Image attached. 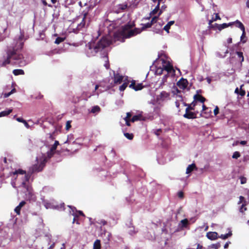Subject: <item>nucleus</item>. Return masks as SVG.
I'll return each instance as SVG.
<instances>
[{"instance_id": "1", "label": "nucleus", "mask_w": 249, "mask_h": 249, "mask_svg": "<svg viewBox=\"0 0 249 249\" xmlns=\"http://www.w3.org/2000/svg\"><path fill=\"white\" fill-rule=\"evenodd\" d=\"M152 25V23L150 22L144 24L142 30L137 28L133 29L132 28L135 27V24L133 22H128L123 26L120 31L114 33V36L117 40L124 42L125 38H129L136 36L140 34L142 30L150 28Z\"/></svg>"}, {"instance_id": "2", "label": "nucleus", "mask_w": 249, "mask_h": 249, "mask_svg": "<svg viewBox=\"0 0 249 249\" xmlns=\"http://www.w3.org/2000/svg\"><path fill=\"white\" fill-rule=\"evenodd\" d=\"M110 43V41L106 36L102 37L96 44L94 43H89L87 46V54L89 57L94 56L98 52L108 46Z\"/></svg>"}, {"instance_id": "3", "label": "nucleus", "mask_w": 249, "mask_h": 249, "mask_svg": "<svg viewBox=\"0 0 249 249\" xmlns=\"http://www.w3.org/2000/svg\"><path fill=\"white\" fill-rule=\"evenodd\" d=\"M7 56H4V59H0V66L5 67L7 65L10 64L11 59L20 60L22 58L23 56L21 54L17 53V50L15 48L8 49L6 52Z\"/></svg>"}, {"instance_id": "4", "label": "nucleus", "mask_w": 249, "mask_h": 249, "mask_svg": "<svg viewBox=\"0 0 249 249\" xmlns=\"http://www.w3.org/2000/svg\"><path fill=\"white\" fill-rule=\"evenodd\" d=\"M47 161V158L43 157L40 159L39 162L34 165L32 167V172H38L41 171L45 167Z\"/></svg>"}, {"instance_id": "5", "label": "nucleus", "mask_w": 249, "mask_h": 249, "mask_svg": "<svg viewBox=\"0 0 249 249\" xmlns=\"http://www.w3.org/2000/svg\"><path fill=\"white\" fill-rule=\"evenodd\" d=\"M197 112H192L191 110H187V108L185 109V113L183 115V117L188 119H193L197 118Z\"/></svg>"}, {"instance_id": "6", "label": "nucleus", "mask_w": 249, "mask_h": 249, "mask_svg": "<svg viewBox=\"0 0 249 249\" xmlns=\"http://www.w3.org/2000/svg\"><path fill=\"white\" fill-rule=\"evenodd\" d=\"M128 7L127 3L125 2L123 4L117 5L114 8V11L117 13L124 11Z\"/></svg>"}, {"instance_id": "7", "label": "nucleus", "mask_w": 249, "mask_h": 249, "mask_svg": "<svg viewBox=\"0 0 249 249\" xmlns=\"http://www.w3.org/2000/svg\"><path fill=\"white\" fill-rule=\"evenodd\" d=\"M170 96V93L169 92H167L165 91H162L160 92V94L157 97V99L158 100L164 101L165 99H169Z\"/></svg>"}, {"instance_id": "8", "label": "nucleus", "mask_w": 249, "mask_h": 249, "mask_svg": "<svg viewBox=\"0 0 249 249\" xmlns=\"http://www.w3.org/2000/svg\"><path fill=\"white\" fill-rule=\"evenodd\" d=\"M162 68L164 70L167 72V74H168L169 73L175 72V70L173 69V67L169 62H168L165 65H163Z\"/></svg>"}, {"instance_id": "9", "label": "nucleus", "mask_w": 249, "mask_h": 249, "mask_svg": "<svg viewBox=\"0 0 249 249\" xmlns=\"http://www.w3.org/2000/svg\"><path fill=\"white\" fill-rule=\"evenodd\" d=\"M188 84V82L187 79L181 78L177 83V85L183 89H185Z\"/></svg>"}, {"instance_id": "10", "label": "nucleus", "mask_w": 249, "mask_h": 249, "mask_svg": "<svg viewBox=\"0 0 249 249\" xmlns=\"http://www.w3.org/2000/svg\"><path fill=\"white\" fill-rule=\"evenodd\" d=\"M124 79V76L120 75L119 73H114V83L115 84H121Z\"/></svg>"}, {"instance_id": "11", "label": "nucleus", "mask_w": 249, "mask_h": 249, "mask_svg": "<svg viewBox=\"0 0 249 249\" xmlns=\"http://www.w3.org/2000/svg\"><path fill=\"white\" fill-rule=\"evenodd\" d=\"M69 207L71 209V211L70 213H71V214L74 216L72 223H76L77 224H79V223L78 222V215L76 213H74V211L73 209H75V207H72V206H69Z\"/></svg>"}, {"instance_id": "12", "label": "nucleus", "mask_w": 249, "mask_h": 249, "mask_svg": "<svg viewBox=\"0 0 249 249\" xmlns=\"http://www.w3.org/2000/svg\"><path fill=\"white\" fill-rule=\"evenodd\" d=\"M218 233L215 231H210L207 233L206 236L211 240H214L217 238Z\"/></svg>"}, {"instance_id": "13", "label": "nucleus", "mask_w": 249, "mask_h": 249, "mask_svg": "<svg viewBox=\"0 0 249 249\" xmlns=\"http://www.w3.org/2000/svg\"><path fill=\"white\" fill-rule=\"evenodd\" d=\"M25 204L26 202L25 201H22L19 203V205L15 208L14 211L17 214L19 215L20 214L21 209Z\"/></svg>"}, {"instance_id": "14", "label": "nucleus", "mask_w": 249, "mask_h": 249, "mask_svg": "<svg viewBox=\"0 0 249 249\" xmlns=\"http://www.w3.org/2000/svg\"><path fill=\"white\" fill-rule=\"evenodd\" d=\"M197 167L195 163H192L190 165H189L187 167L186 171V173L188 174L191 173L193 171L197 170Z\"/></svg>"}, {"instance_id": "15", "label": "nucleus", "mask_w": 249, "mask_h": 249, "mask_svg": "<svg viewBox=\"0 0 249 249\" xmlns=\"http://www.w3.org/2000/svg\"><path fill=\"white\" fill-rule=\"evenodd\" d=\"M194 101L196 102L199 101L202 103H203L206 101V99L203 96L198 94H195L194 95Z\"/></svg>"}, {"instance_id": "16", "label": "nucleus", "mask_w": 249, "mask_h": 249, "mask_svg": "<svg viewBox=\"0 0 249 249\" xmlns=\"http://www.w3.org/2000/svg\"><path fill=\"white\" fill-rule=\"evenodd\" d=\"M196 102L195 101H194L190 104H185V106H187V107H186L187 110H194L195 107L196 106Z\"/></svg>"}, {"instance_id": "17", "label": "nucleus", "mask_w": 249, "mask_h": 249, "mask_svg": "<svg viewBox=\"0 0 249 249\" xmlns=\"http://www.w3.org/2000/svg\"><path fill=\"white\" fill-rule=\"evenodd\" d=\"M234 24L235 25L236 27L240 28L242 31L245 30V28L243 23L238 20H236L234 22Z\"/></svg>"}, {"instance_id": "18", "label": "nucleus", "mask_w": 249, "mask_h": 249, "mask_svg": "<svg viewBox=\"0 0 249 249\" xmlns=\"http://www.w3.org/2000/svg\"><path fill=\"white\" fill-rule=\"evenodd\" d=\"M212 111L210 109H209V110H206V111H204V112H202L201 113V115L202 116V117H204L206 118H208L209 117H210V116H211V114H212Z\"/></svg>"}, {"instance_id": "19", "label": "nucleus", "mask_w": 249, "mask_h": 249, "mask_svg": "<svg viewBox=\"0 0 249 249\" xmlns=\"http://www.w3.org/2000/svg\"><path fill=\"white\" fill-rule=\"evenodd\" d=\"M234 22H230L229 23H223L222 24H219L218 30L221 31L222 29L228 27L230 26H231L233 25Z\"/></svg>"}, {"instance_id": "20", "label": "nucleus", "mask_w": 249, "mask_h": 249, "mask_svg": "<svg viewBox=\"0 0 249 249\" xmlns=\"http://www.w3.org/2000/svg\"><path fill=\"white\" fill-rule=\"evenodd\" d=\"M168 76L169 75L168 74H166L163 76L160 83V87L162 88L164 85L165 83L167 81Z\"/></svg>"}, {"instance_id": "21", "label": "nucleus", "mask_w": 249, "mask_h": 249, "mask_svg": "<svg viewBox=\"0 0 249 249\" xmlns=\"http://www.w3.org/2000/svg\"><path fill=\"white\" fill-rule=\"evenodd\" d=\"M103 58L105 60V63L104 64V66L107 70H108L109 69L110 65H109V63L108 57L107 54L104 56H103Z\"/></svg>"}, {"instance_id": "22", "label": "nucleus", "mask_w": 249, "mask_h": 249, "mask_svg": "<svg viewBox=\"0 0 249 249\" xmlns=\"http://www.w3.org/2000/svg\"><path fill=\"white\" fill-rule=\"evenodd\" d=\"M175 23L174 21H170L164 27L163 29L166 31L167 33L169 32V29H170V27L171 25H173Z\"/></svg>"}, {"instance_id": "23", "label": "nucleus", "mask_w": 249, "mask_h": 249, "mask_svg": "<svg viewBox=\"0 0 249 249\" xmlns=\"http://www.w3.org/2000/svg\"><path fill=\"white\" fill-rule=\"evenodd\" d=\"M13 73L16 76L18 75H23L24 74V71L21 69H16L13 70Z\"/></svg>"}, {"instance_id": "24", "label": "nucleus", "mask_w": 249, "mask_h": 249, "mask_svg": "<svg viewBox=\"0 0 249 249\" xmlns=\"http://www.w3.org/2000/svg\"><path fill=\"white\" fill-rule=\"evenodd\" d=\"M93 249H101L100 240L97 239L94 243Z\"/></svg>"}, {"instance_id": "25", "label": "nucleus", "mask_w": 249, "mask_h": 249, "mask_svg": "<svg viewBox=\"0 0 249 249\" xmlns=\"http://www.w3.org/2000/svg\"><path fill=\"white\" fill-rule=\"evenodd\" d=\"M12 109H9L0 112V117L5 116L10 114L12 112Z\"/></svg>"}, {"instance_id": "26", "label": "nucleus", "mask_w": 249, "mask_h": 249, "mask_svg": "<svg viewBox=\"0 0 249 249\" xmlns=\"http://www.w3.org/2000/svg\"><path fill=\"white\" fill-rule=\"evenodd\" d=\"M160 10V5L159 3H158L157 6L155 8L150 12V15L152 16L153 15H155L157 13V12Z\"/></svg>"}, {"instance_id": "27", "label": "nucleus", "mask_w": 249, "mask_h": 249, "mask_svg": "<svg viewBox=\"0 0 249 249\" xmlns=\"http://www.w3.org/2000/svg\"><path fill=\"white\" fill-rule=\"evenodd\" d=\"M142 117L141 115H137L133 116L131 119V122L134 123L136 121H138L141 120Z\"/></svg>"}, {"instance_id": "28", "label": "nucleus", "mask_w": 249, "mask_h": 249, "mask_svg": "<svg viewBox=\"0 0 249 249\" xmlns=\"http://www.w3.org/2000/svg\"><path fill=\"white\" fill-rule=\"evenodd\" d=\"M26 174V171L21 169H19L17 170H16L15 172H12V174L13 175H17V174H21V175H24Z\"/></svg>"}, {"instance_id": "29", "label": "nucleus", "mask_w": 249, "mask_h": 249, "mask_svg": "<svg viewBox=\"0 0 249 249\" xmlns=\"http://www.w3.org/2000/svg\"><path fill=\"white\" fill-rule=\"evenodd\" d=\"M88 15V13H85L84 14V16H83V19H82V21L81 22V23H80L79 24V26L81 27H83L85 26V24H86V22H85V19L87 17V16Z\"/></svg>"}, {"instance_id": "30", "label": "nucleus", "mask_w": 249, "mask_h": 249, "mask_svg": "<svg viewBox=\"0 0 249 249\" xmlns=\"http://www.w3.org/2000/svg\"><path fill=\"white\" fill-rule=\"evenodd\" d=\"M124 136L128 140H132L134 138V135L132 133H124Z\"/></svg>"}, {"instance_id": "31", "label": "nucleus", "mask_w": 249, "mask_h": 249, "mask_svg": "<svg viewBox=\"0 0 249 249\" xmlns=\"http://www.w3.org/2000/svg\"><path fill=\"white\" fill-rule=\"evenodd\" d=\"M59 144V142L55 141L54 144L51 146V151H55L56 149L57 146Z\"/></svg>"}, {"instance_id": "32", "label": "nucleus", "mask_w": 249, "mask_h": 249, "mask_svg": "<svg viewBox=\"0 0 249 249\" xmlns=\"http://www.w3.org/2000/svg\"><path fill=\"white\" fill-rule=\"evenodd\" d=\"M100 111V107L98 106H94L92 107L90 112L91 113H94L96 112H98Z\"/></svg>"}, {"instance_id": "33", "label": "nucleus", "mask_w": 249, "mask_h": 249, "mask_svg": "<svg viewBox=\"0 0 249 249\" xmlns=\"http://www.w3.org/2000/svg\"><path fill=\"white\" fill-rule=\"evenodd\" d=\"M236 53L237 54L238 57L239 58L241 63L243 62L244 58L243 53L241 52H237Z\"/></svg>"}, {"instance_id": "34", "label": "nucleus", "mask_w": 249, "mask_h": 249, "mask_svg": "<svg viewBox=\"0 0 249 249\" xmlns=\"http://www.w3.org/2000/svg\"><path fill=\"white\" fill-rule=\"evenodd\" d=\"M232 233L231 231H230L228 233L225 234H221L220 236V238H221L223 239H226L228 238V237L231 236Z\"/></svg>"}, {"instance_id": "35", "label": "nucleus", "mask_w": 249, "mask_h": 249, "mask_svg": "<svg viewBox=\"0 0 249 249\" xmlns=\"http://www.w3.org/2000/svg\"><path fill=\"white\" fill-rule=\"evenodd\" d=\"M128 83L127 82H124L121 86L119 87V90L121 91H124L126 87H127Z\"/></svg>"}, {"instance_id": "36", "label": "nucleus", "mask_w": 249, "mask_h": 249, "mask_svg": "<svg viewBox=\"0 0 249 249\" xmlns=\"http://www.w3.org/2000/svg\"><path fill=\"white\" fill-rule=\"evenodd\" d=\"M242 31V35L241 36V41L243 43H245L246 41H247V39H244L246 37V32H245V30H243V31Z\"/></svg>"}, {"instance_id": "37", "label": "nucleus", "mask_w": 249, "mask_h": 249, "mask_svg": "<svg viewBox=\"0 0 249 249\" xmlns=\"http://www.w3.org/2000/svg\"><path fill=\"white\" fill-rule=\"evenodd\" d=\"M65 38L64 37H57L55 40V43L56 44H59L60 43L64 41Z\"/></svg>"}, {"instance_id": "38", "label": "nucleus", "mask_w": 249, "mask_h": 249, "mask_svg": "<svg viewBox=\"0 0 249 249\" xmlns=\"http://www.w3.org/2000/svg\"><path fill=\"white\" fill-rule=\"evenodd\" d=\"M144 86L142 85V84H138L134 88V90L135 91H138L142 89L143 88Z\"/></svg>"}, {"instance_id": "39", "label": "nucleus", "mask_w": 249, "mask_h": 249, "mask_svg": "<svg viewBox=\"0 0 249 249\" xmlns=\"http://www.w3.org/2000/svg\"><path fill=\"white\" fill-rule=\"evenodd\" d=\"M240 153L238 151H235L233 153L232 158L233 159H237L240 157Z\"/></svg>"}, {"instance_id": "40", "label": "nucleus", "mask_w": 249, "mask_h": 249, "mask_svg": "<svg viewBox=\"0 0 249 249\" xmlns=\"http://www.w3.org/2000/svg\"><path fill=\"white\" fill-rule=\"evenodd\" d=\"M182 227H186L188 224V220L187 219H184L181 221Z\"/></svg>"}, {"instance_id": "41", "label": "nucleus", "mask_w": 249, "mask_h": 249, "mask_svg": "<svg viewBox=\"0 0 249 249\" xmlns=\"http://www.w3.org/2000/svg\"><path fill=\"white\" fill-rule=\"evenodd\" d=\"M163 71V68H158L156 71V73L158 75H161L162 74Z\"/></svg>"}, {"instance_id": "42", "label": "nucleus", "mask_w": 249, "mask_h": 249, "mask_svg": "<svg viewBox=\"0 0 249 249\" xmlns=\"http://www.w3.org/2000/svg\"><path fill=\"white\" fill-rule=\"evenodd\" d=\"M74 0H65L64 5L66 7L73 4Z\"/></svg>"}, {"instance_id": "43", "label": "nucleus", "mask_w": 249, "mask_h": 249, "mask_svg": "<svg viewBox=\"0 0 249 249\" xmlns=\"http://www.w3.org/2000/svg\"><path fill=\"white\" fill-rule=\"evenodd\" d=\"M247 205V203H243L241 205L240 208V212L241 213H243L244 211L247 210V208L246 207V206Z\"/></svg>"}, {"instance_id": "44", "label": "nucleus", "mask_w": 249, "mask_h": 249, "mask_svg": "<svg viewBox=\"0 0 249 249\" xmlns=\"http://www.w3.org/2000/svg\"><path fill=\"white\" fill-rule=\"evenodd\" d=\"M55 151H51V149L47 152V157L48 159H50L54 155Z\"/></svg>"}, {"instance_id": "45", "label": "nucleus", "mask_w": 249, "mask_h": 249, "mask_svg": "<svg viewBox=\"0 0 249 249\" xmlns=\"http://www.w3.org/2000/svg\"><path fill=\"white\" fill-rule=\"evenodd\" d=\"M243 86V85H241L240 87V90H239V94L241 96H244L246 94V91L245 90L242 89V87Z\"/></svg>"}, {"instance_id": "46", "label": "nucleus", "mask_w": 249, "mask_h": 249, "mask_svg": "<svg viewBox=\"0 0 249 249\" xmlns=\"http://www.w3.org/2000/svg\"><path fill=\"white\" fill-rule=\"evenodd\" d=\"M240 203H242V204L243 203H247L244 197L243 196H240L239 197V201L238 204H239Z\"/></svg>"}, {"instance_id": "47", "label": "nucleus", "mask_w": 249, "mask_h": 249, "mask_svg": "<svg viewBox=\"0 0 249 249\" xmlns=\"http://www.w3.org/2000/svg\"><path fill=\"white\" fill-rule=\"evenodd\" d=\"M27 182L23 181L21 183V186L26 189L27 191H29V186L27 184Z\"/></svg>"}, {"instance_id": "48", "label": "nucleus", "mask_w": 249, "mask_h": 249, "mask_svg": "<svg viewBox=\"0 0 249 249\" xmlns=\"http://www.w3.org/2000/svg\"><path fill=\"white\" fill-rule=\"evenodd\" d=\"M239 178L240 179L241 184H245L247 182L246 178L243 177V176H241V177H240Z\"/></svg>"}, {"instance_id": "49", "label": "nucleus", "mask_w": 249, "mask_h": 249, "mask_svg": "<svg viewBox=\"0 0 249 249\" xmlns=\"http://www.w3.org/2000/svg\"><path fill=\"white\" fill-rule=\"evenodd\" d=\"M221 247L220 244L219 243H217L215 244L212 245L211 248L213 249H218Z\"/></svg>"}, {"instance_id": "50", "label": "nucleus", "mask_w": 249, "mask_h": 249, "mask_svg": "<svg viewBox=\"0 0 249 249\" xmlns=\"http://www.w3.org/2000/svg\"><path fill=\"white\" fill-rule=\"evenodd\" d=\"M73 210L74 211V213H76L77 214H78V216L80 215L83 216H85L84 213H83L82 211H77L76 209L75 210L74 209H73Z\"/></svg>"}, {"instance_id": "51", "label": "nucleus", "mask_w": 249, "mask_h": 249, "mask_svg": "<svg viewBox=\"0 0 249 249\" xmlns=\"http://www.w3.org/2000/svg\"><path fill=\"white\" fill-rule=\"evenodd\" d=\"M219 26V24H218L217 23H215L214 24H212V25H211L210 29H217L218 30Z\"/></svg>"}, {"instance_id": "52", "label": "nucleus", "mask_w": 249, "mask_h": 249, "mask_svg": "<svg viewBox=\"0 0 249 249\" xmlns=\"http://www.w3.org/2000/svg\"><path fill=\"white\" fill-rule=\"evenodd\" d=\"M159 18L158 16H154L152 18L150 22L153 24L154 23H156L158 19Z\"/></svg>"}, {"instance_id": "53", "label": "nucleus", "mask_w": 249, "mask_h": 249, "mask_svg": "<svg viewBox=\"0 0 249 249\" xmlns=\"http://www.w3.org/2000/svg\"><path fill=\"white\" fill-rule=\"evenodd\" d=\"M132 117V114L131 112H127L126 113V117L124 118V120H126V119H128V120H131V117Z\"/></svg>"}, {"instance_id": "54", "label": "nucleus", "mask_w": 249, "mask_h": 249, "mask_svg": "<svg viewBox=\"0 0 249 249\" xmlns=\"http://www.w3.org/2000/svg\"><path fill=\"white\" fill-rule=\"evenodd\" d=\"M136 86V83H135V80H132V81L131 82V84L129 86V88H131V89H134V88Z\"/></svg>"}, {"instance_id": "55", "label": "nucleus", "mask_w": 249, "mask_h": 249, "mask_svg": "<svg viewBox=\"0 0 249 249\" xmlns=\"http://www.w3.org/2000/svg\"><path fill=\"white\" fill-rule=\"evenodd\" d=\"M71 121H68L66 123V130H69L71 127Z\"/></svg>"}, {"instance_id": "56", "label": "nucleus", "mask_w": 249, "mask_h": 249, "mask_svg": "<svg viewBox=\"0 0 249 249\" xmlns=\"http://www.w3.org/2000/svg\"><path fill=\"white\" fill-rule=\"evenodd\" d=\"M178 196L179 198H182L184 197V193L182 191H179L178 193Z\"/></svg>"}, {"instance_id": "57", "label": "nucleus", "mask_w": 249, "mask_h": 249, "mask_svg": "<svg viewBox=\"0 0 249 249\" xmlns=\"http://www.w3.org/2000/svg\"><path fill=\"white\" fill-rule=\"evenodd\" d=\"M219 113V108L217 106H216L214 110H213V113L215 116L217 115Z\"/></svg>"}, {"instance_id": "58", "label": "nucleus", "mask_w": 249, "mask_h": 249, "mask_svg": "<svg viewBox=\"0 0 249 249\" xmlns=\"http://www.w3.org/2000/svg\"><path fill=\"white\" fill-rule=\"evenodd\" d=\"M24 178H25L24 181L28 182L29 180V179L30 178V175H29V174H25V176H24Z\"/></svg>"}, {"instance_id": "59", "label": "nucleus", "mask_w": 249, "mask_h": 249, "mask_svg": "<svg viewBox=\"0 0 249 249\" xmlns=\"http://www.w3.org/2000/svg\"><path fill=\"white\" fill-rule=\"evenodd\" d=\"M23 45H24V43L22 42H20L19 44L18 48L17 49H16V48H15V49L16 50H17V51H18V49L21 50V49H22V48L23 47Z\"/></svg>"}, {"instance_id": "60", "label": "nucleus", "mask_w": 249, "mask_h": 249, "mask_svg": "<svg viewBox=\"0 0 249 249\" xmlns=\"http://www.w3.org/2000/svg\"><path fill=\"white\" fill-rule=\"evenodd\" d=\"M213 20L216 21L217 19H220V18L218 15V14H216L214 18H213Z\"/></svg>"}, {"instance_id": "61", "label": "nucleus", "mask_w": 249, "mask_h": 249, "mask_svg": "<svg viewBox=\"0 0 249 249\" xmlns=\"http://www.w3.org/2000/svg\"><path fill=\"white\" fill-rule=\"evenodd\" d=\"M42 3L45 6L48 5L49 7H52V5L51 4H48L47 2H46V1L45 0H42Z\"/></svg>"}, {"instance_id": "62", "label": "nucleus", "mask_w": 249, "mask_h": 249, "mask_svg": "<svg viewBox=\"0 0 249 249\" xmlns=\"http://www.w3.org/2000/svg\"><path fill=\"white\" fill-rule=\"evenodd\" d=\"M209 110V108L207 107L205 105H203L202 106V111L204 112V111L208 110Z\"/></svg>"}, {"instance_id": "63", "label": "nucleus", "mask_w": 249, "mask_h": 249, "mask_svg": "<svg viewBox=\"0 0 249 249\" xmlns=\"http://www.w3.org/2000/svg\"><path fill=\"white\" fill-rule=\"evenodd\" d=\"M124 121H125V124L127 126H130V122H131V120H128V119H126V120H124Z\"/></svg>"}, {"instance_id": "64", "label": "nucleus", "mask_w": 249, "mask_h": 249, "mask_svg": "<svg viewBox=\"0 0 249 249\" xmlns=\"http://www.w3.org/2000/svg\"><path fill=\"white\" fill-rule=\"evenodd\" d=\"M24 36V33H21V32L20 33V36L18 37V39L19 40L21 41L23 39Z\"/></svg>"}]
</instances>
